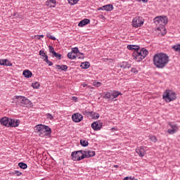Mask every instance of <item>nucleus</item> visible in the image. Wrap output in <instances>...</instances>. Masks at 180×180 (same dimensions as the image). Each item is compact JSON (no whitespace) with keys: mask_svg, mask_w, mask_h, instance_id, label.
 Instances as JSON below:
<instances>
[{"mask_svg":"<svg viewBox=\"0 0 180 180\" xmlns=\"http://www.w3.org/2000/svg\"><path fill=\"white\" fill-rule=\"evenodd\" d=\"M36 133H39V137H46V136H50L51 134V129L47 125L38 124L34 127Z\"/></svg>","mask_w":180,"mask_h":180,"instance_id":"obj_1","label":"nucleus"},{"mask_svg":"<svg viewBox=\"0 0 180 180\" xmlns=\"http://www.w3.org/2000/svg\"><path fill=\"white\" fill-rule=\"evenodd\" d=\"M158 23L160 27L158 28L159 34L161 36H165L167 34V28L165 25L168 24V18L165 15H160L158 17Z\"/></svg>","mask_w":180,"mask_h":180,"instance_id":"obj_2","label":"nucleus"},{"mask_svg":"<svg viewBox=\"0 0 180 180\" xmlns=\"http://www.w3.org/2000/svg\"><path fill=\"white\" fill-rule=\"evenodd\" d=\"M132 56L134 60L139 63L140 61H143V60L148 56V51L144 48L142 49H138L137 50L134 51Z\"/></svg>","mask_w":180,"mask_h":180,"instance_id":"obj_3","label":"nucleus"},{"mask_svg":"<svg viewBox=\"0 0 180 180\" xmlns=\"http://www.w3.org/2000/svg\"><path fill=\"white\" fill-rule=\"evenodd\" d=\"M14 98L17 105H20V106H22L23 108H32V103L29 98L23 96H15Z\"/></svg>","mask_w":180,"mask_h":180,"instance_id":"obj_4","label":"nucleus"},{"mask_svg":"<svg viewBox=\"0 0 180 180\" xmlns=\"http://www.w3.org/2000/svg\"><path fill=\"white\" fill-rule=\"evenodd\" d=\"M169 62V56L166 53H158V68H164Z\"/></svg>","mask_w":180,"mask_h":180,"instance_id":"obj_5","label":"nucleus"},{"mask_svg":"<svg viewBox=\"0 0 180 180\" xmlns=\"http://www.w3.org/2000/svg\"><path fill=\"white\" fill-rule=\"evenodd\" d=\"M165 102L169 103L176 99V94L171 90H166L162 96Z\"/></svg>","mask_w":180,"mask_h":180,"instance_id":"obj_6","label":"nucleus"},{"mask_svg":"<svg viewBox=\"0 0 180 180\" xmlns=\"http://www.w3.org/2000/svg\"><path fill=\"white\" fill-rule=\"evenodd\" d=\"M143 25H144V18L143 17H135L133 18L131 22L132 27L137 29L141 27Z\"/></svg>","mask_w":180,"mask_h":180,"instance_id":"obj_7","label":"nucleus"},{"mask_svg":"<svg viewBox=\"0 0 180 180\" xmlns=\"http://www.w3.org/2000/svg\"><path fill=\"white\" fill-rule=\"evenodd\" d=\"M71 156L73 161H81V160L85 158L84 153L82 150L72 152Z\"/></svg>","mask_w":180,"mask_h":180,"instance_id":"obj_8","label":"nucleus"},{"mask_svg":"<svg viewBox=\"0 0 180 180\" xmlns=\"http://www.w3.org/2000/svg\"><path fill=\"white\" fill-rule=\"evenodd\" d=\"M169 126L170 127L167 129L169 134H175L179 130V126L174 122H169Z\"/></svg>","mask_w":180,"mask_h":180,"instance_id":"obj_9","label":"nucleus"},{"mask_svg":"<svg viewBox=\"0 0 180 180\" xmlns=\"http://www.w3.org/2000/svg\"><path fill=\"white\" fill-rule=\"evenodd\" d=\"M84 116L78 112L72 115V120L75 122V123H79V122H82Z\"/></svg>","mask_w":180,"mask_h":180,"instance_id":"obj_10","label":"nucleus"},{"mask_svg":"<svg viewBox=\"0 0 180 180\" xmlns=\"http://www.w3.org/2000/svg\"><path fill=\"white\" fill-rule=\"evenodd\" d=\"M103 124L101 121H96L91 124V128L96 131H98L102 129Z\"/></svg>","mask_w":180,"mask_h":180,"instance_id":"obj_11","label":"nucleus"},{"mask_svg":"<svg viewBox=\"0 0 180 180\" xmlns=\"http://www.w3.org/2000/svg\"><path fill=\"white\" fill-rule=\"evenodd\" d=\"M98 11H106L107 12H111V11H113V5L112 4L104 5L101 7H99L98 8Z\"/></svg>","mask_w":180,"mask_h":180,"instance_id":"obj_12","label":"nucleus"},{"mask_svg":"<svg viewBox=\"0 0 180 180\" xmlns=\"http://www.w3.org/2000/svg\"><path fill=\"white\" fill-rule=\"evenodd\" d=\"M20 124V121L15 119H10L8 127H18Z\"/></svg>","mask_w":180,"mask_h":180,"instance_id":"obj_13","label":"nucleus"},{"mask_svg":"<svg viewBox=\"0 0 180 180\" xmlns=\"http://www.w3.org/2000/svg\"><path fill=\"white\" fill-rule=\"evenodd\" d=\"M136 153L139 155V157H144L146 155V150L143 146L137 148L136 149Z\"/></svg>","mask_w":180,"mask_h":180,"instance_id":"obj_14","label":"nucleus"},{"mask_svg":"<svg viewBox=\"0 0 180 180\" xmlns=\"http://www.w3.org/2000/svg\"><path fill=\"white\" fill-rule=\"evenodd\" d=\"M9 121H10V119L6 117H4L0 119L1 124H2L3 126H6L7 127H9Z\"/></svg>","mask_w":180,"mask_h":180,"instance_id":"obj_15","label":"nucleus"},{"mask_svg":"<svg viewBox=\"0 0 180 180\" xmlns=\"http://www.w3.org/2000/svg\"><path fill=\"white\" fill-rule=\"evenodd\" d=\"M0 65H5L6 67H12V63L8 59H1Z\"/></svg>","mask_w":180,"mask_h":180,"instance_id":"obj_16","label":"nucleus"},{"mask_svg":"<svg viewBox=\"0 0 180 180\" xmlns=\"http://www.w3.org/2000/svg\"><path fill=\"white\" fill-rule=\"evenodd\" d=\"M84 158H91V157H95V151L86 150L84 151Z\"/></svg>","mask_w":180,"mask_h":180,"instance_id":"obj_17","label":"nucleus"},{"mask_svg":"<svg viewBox=\"0 0 180 180\" xmlns=\"http://www.w3.org/2000/svg\"><path fill=\"white\" fill-rule=\"evenodd\" d=\"M90 22L91 20H89V19L85 18L79 22L78 26L79 27H84V26H86V25H89Z\"/></svg>","mask_w":180,"mask_h":180,"instance_id":"obj_18","label":"nucleus"},{"mask_svg":"<svg viewBox=\"0 0 180 180\" xmlns=\"http://www.w3.org/2000/svg\"><path fill=\"white\" fill-rule=\"evenodd\" d=\"M56 0H48L46 2V6H48L49 8H56Z\"/></svg>","mask_w":180,"mask_h":180,"instance_id":"obj_19","label":"nucleus"},{"mask_svg":"<svg viewBox=\"0 0 180 180\" xmlns=\"http://www.w3.org/2000/svg\"><path fill=\"white\" fill-rule=\"evenodd\" d=\"M102 98H103L104 99H108V101H112V93L104 92L102 94Z\"/></svg>","mask_w":180,"mask_h":180,"instance_id":"obj_20","label":"nucleus"},{"mask_svg":"<svg viewBox=\"0 0 180 180\" xmlns=\"http://www.w3.org/2000/svg\"><path fill=\"white\" fill-rule=\"evenodd\" d=\"M119 67L120 68H130L131 67V65L127 62H122L118 64Z\"/></svg>","mask_w":180,"mask_h":180,"instance_id":"obj_21","label":"nucleus"},{"mask_svg":"<svg viewBox=\"0 0 180 180\" xmlns=\"http://www.w3.org/2000/svg\"><path fill=\"white\" fill-rule=\"evenodd\" d=\"M56 68L58 70H60L61 71H64L65 72H67V70H68V66L66 65H56Z\"/></svg>","mask_w":180,"mask_h":180,"instance_id":"obj_22","label":"nucleus"},{"mask_svg":"<svg viewBox=\"0 0 180 180\" xmlns=\"http://www.w3.org/2000/svg\"><path fill=\"white\" fill-rule=\"evenodd\" d=\"M89 115H90L91 117L94 120L99 119L100 117L99 113H96L94 111L89 112Z\"/></svg>","mask_w":180,"mask_h":180,"instance_id":"obj_23","label":"nucleus"},{"mask_svg":"<svg viewBox=\"0 0 180 180\" xmlns=\"http://www.w3.org/2000/svg\"><path fill=\"white\" fill-rule=\"evenodd\" d=\"M22 75H24L25 78H32V75H33V74L30 70H24Z\"/></svg>","mask_w":180,"mask_h":180,"instance_id":"obj_24","label":"nucleus"},{"mask_svg":"<svg viewBox=\"0 0 180 180\" xmlns=\"http://www.w3.org/2000/svg\"><path fill=\"white\" fill-rule=\"evenodd\" d=\"M68 58L70 60H75V58H77V55L74 53V52H69L68 53Z\"/></svg>","mask_w":180,"mask_h":180,"instance_id":"obj_25","label":"nucleus"},{"mask_svg":"<svg viewBox=\"0 0 180 180\" xmlns=\"http://www.w3.org/2000/svg\"><path fill=\"white\" fill-rule=\"evenodd\" d=\"M153 61L154 65L158 68V53L155 54Z\"/></svg>","mask_w":180,"mask_h":180,"instance_id":"obj_26","label":"nucleus"},{"mask_svg":"<svg viewBox=\"0 0 180 180\" xmlns=\"http://www.w3.org/2000/svg\"><path fill=\"white\" fill-rule=\"evenodd\" d=\"M127 49H128V50H134V51H136V50H139V49H140V46L136 45H128Z\"/></svg>","mask_w":180,"mask_h":180,"instance_id":"obj_27","label":"nucleus"},{"mask_svg":"<svg viewBox=\"0 0 180 180\" xmlns=\"http://www.w3.org/2000/svg\"><path fill=\"white\" fill-rule=\"evenodd\" d=\"M90 65H91V64L89 63V62H84L82 63L81 67H82V68L86 70V69L89 68Z\"/></svg>","mask_w":180,"mask_h":180,"instance_id":"obj_28","label":"nucleus"},{"mask_svg":"<svg viewBox=\"0 0 180 180\" xmlns=\"http://www.w3.org/2000/svg\"><path fill=\"white\" fill-rule=\"evenodd\" d=\"M172 49L176 53H180V44L174 45L173 46H172Z\"/></svg>","mask_w":180,"mask_h":180,"instance_id":"obj_29","label":"nucleus"},{"mask_svg":"<svg viewBox=\"0 0 180 180\" xmlns=\"http://www.w3.org/2000/svg\"><path fill=\"white\" fill-rule=\"evenodd\" d=\"M111 94H112V99H115V98H117L119 96V95H122V93L115 91L112 93H111Z\"/></svg>","mask_w":180,"mask_h":180,"instance_id":"obj_30","label":"nucleus"},{"mask_svg":"<svg viewBox=\"0 0 180 180\" xmlns=\"http://www.w3.org/2000/svg\"><path fill=\"white\" fill-rule=\"evenodd\" d=\"M80 144L82 146V147H87L89 143L88 141L82 139L80 140Z\"/></svg>","mask_w":180,"mask_h":180,"instance_id":"obj_31","label":"nucleus"},{"mask_svg":"<svg viewBox=\"0 0 180 180\" xmlns=\"http://www.w3.org/2000/svg\"><path fill=\"white\" fill-rule=\"evenodd\" d=\"M18 167H20V168L22 169H26V168H27V165L24 162H20L18 163Z\"/></svg>","mask_w":180,"mask_h":180,"instance_id":"obj_32","label":"nucleus"},{"mask_svg":"<svg viewBox=\"0 0 180 180\" xmlns=\"http://www.w3.org/2000/svg\"><path fill=\"white\" fill-rule=\"evenodd\" d=\"M44 61L46 63V64H48L49 67H51V65H53V62L49 60V56H46V58L44 59Z\"/></svg>","mask_w":180,"mask_h":180,"instance_id":"obj_33","label":"nucleus"},{"mask_svg":"<svg viewBox=\"0 0 180 180\" xmlns=\"http://www.w3.org/2000/svg\"><path fill=\"white\" fill-rule=\"evenodd\" d=\"M39 56H41L42 60H44V58H46V57H49L46 53H44V51H39Z\"/></svg>","mask_w":180,"mask_h":180,"instance_id":"obj_34","label":"nucleus"},{"mask_svg":"<svg viewBox=\"0 0 180 180\" xmlns=\"http://www.w3.org/2000/svg\"><path fill=\"white\" fill-rule=\"evenodd\" d=\"M53 57H56L58 60H61V54L57 53L56 52L52 55Z\"/></svg>","mask_w":180,"mask_h":180,"instance_id":"obj_35","label":"nucleus"},{"mask_svg":"<svg viewBox=\"0 0 180 180\" xmlns=\"http://www.w3.org/2000/svg\"><path fill=\"white\" fill-rule=\"evenodd\" d=\"M32 86L34 89H38V88L40 87V83L35 82L34 84H32Z\"/></svg>","mask_w":180,"mask_h":180,"instance_id":"obj_36","label":"nucleus"},{"mask_svg":"<svg viewBox=\"0 0 180 180\" xmlns=\"http://www.w3.org/2000/svg\"><path fill=\"white\" fill-rule=\"evenodd\" d=\"M79 1V0H68V2L70 5H75V4H78Z\"/></svg>","mask_w":180,"mask_h":180,"instance_id":"obj_37","label":"nucleus"},{"mask_svg":"<svg viewBox=\"0 0 180 180\" xmlns=\"http://www.w3.org/2000/svg\"><path fill=\"white\" fill-rule=\"evenodd\" d=\"M72 52L77 55V53H79V49H78V47H75L72 49Z\"/></svg>","mask_w":180,"mask_h":180,"instance_id":"obj_38","label":"nucleus"},{"mask_svg":"<svg viewBox=\"0 0 180 180\" xmlns=\"http://www.w3.org/2000/svg\"><path fill=\"white\" fill-rule=\"evenodd\" d=\"M93 85H94V86L99 87V86H101L102 85V83L100 82H94L93 83Z\"/></svg>","mask_w":180,"mask_h":180,"instance_id":"obj_39","label":"nucleus"},{"mask_svg":"<svg viewBox=\"0 0 180 180\" xmlns=\"http://www.w3.org/2000/svg\"><path fill=\"white\" fill-rule=\"evenodd\" d=\"M46 117L49 120H53V119H54V117H53V115H51V114H50V113L46 114Z\"/></svg>","mask_w":180,"mask_h":180,"instance_id":"obj_40","label":"nucleus"},{"mask_svg":"<svg viewBox=\"0 0 180 180\" xmlns=\"http://www.w3.org/2000/svg\"><path fill=\"white\" fill-rule=\"evenodd\" d=\"M46 36L49 39H51V40H56V37H53L50 33H47Z\"/></svg>","mask_w":180,"mask_h":180,"instance_id":"obj_41","label":"nucleus"},{"mask_svg":"<svg viewBox=\"0 0 180 180\" xmlns=\"http://www.w3.org/2000/svg\"><path fill=\"white\" fill-rule=\"evenodd\" d=\"M13 175L16 174L17 176H20V175H22V172L18 171V170H15L14 172L13 173Z\"/></svg>","mask_w":180,"mask_h":180,"instance_id":"obj_42","label":"nucleus"},{"mask_svg":"<svg viewBox=\"0 0 180 180\" xmlns=\"http://www.w3.org/2000/svg\"><path fill=\"white\" fill-rule=\"evenodd\" d=\"M49 53H52V54L53 55L54 53H56V51H54V48H53V46H49Z\"/></svg>","mask_w":180,"mask_h":180,"instance_id":"obj_43","label":"nucleus"},{"mask_svg":"<svg viewBox=\"0 0 180 180\" xmlns=\"http://www.w3.org/2000/svg\"><path fill=\"white\" fill-rule=\"evenodd\" d=\"M131 72H133L134 74H137V72H139V70H137V68H132L131 70Z\"/></svg>","mask_w":180,"mask_h":180,"instance_id":"obj_44","label":"nucleus"},{"mask_svg":"<svg viewBox=\"0 0 180 180\" xmlns=\"http://www.w3.org/2000/svg\"><path fill=\"white\" fill-rule=\"evenodd\" d=\"M123 180H138L137 179L127 176Z\"/></svg>","mask_w":180,"mask_h":180,"instance_id":"obj_45","label":"nucleus"},{"mask_svg":"<svg viewBox=\"0 0 180 180\" xmlns=\"http://www.w3.org/2000/svg\"><path fill=\"white\" fill-rule=\"evenodd\" d=\"M72 101H74L75 102H78V98H77L76 96H73L72 97Z\"/></svg>","mask_w":180,"mask_h":180,"instance_id":"obj_46","label":"nucleus"},{"mask_svg":"<svg viewBox=\"0 0 180 180\" xmlns=\"http://www.w3.org/2000/svg\"><path fill=\"white\" fill-rule=\"evenodd\" d=\"M150 139L152 140V141H157V138L154 136H151Z\"/></svg>","mask_w":180,"mask_h":180,"instance_id":"obj_47","label":"nucleus"},{"mask_svg":"<svg viewBox=\"0 0 180 180\" xmlns=\"http://www.w3.org/2000/svg\"><path fill=\"white\" fill-rule=\"evenodd\" d=\"M33 39H37V40H40V37L39 35H35L34 36Z\"/></svg>","mask_w":180,"mask_h":180,"instance_id":"obj_48","label":"nucleus"},{"mask_svg":"<svg viewBox=\"0 0 180 180\" xmlns=\"http://www.w3.org/2000/svg\"><path fill=\"white\" fill-rule=\"evenodd\" d=\"M117 128H115V127H112L111 129V131H117Z\"/></svg>","mask_w":180,"mask_h":180,"instance_id":"obj_49","label":"nucleus"},{"mask_svg":"<svg viewBox=\"0 0 180 180\" xmlns=\"http://www.w3.org/2000/svg\"><path fill=\"white\" fill-rule=\"evenodd\" d=\"M137 2H147L148 0H136Z\"/></svg>","mask_w":180,"mask_h":180,"instance_id":"obj_50","label":"nucleus"},{"mask_svg":"<svg viewBox=\"0 0 180 180\" xmlns=\"http://www.w3.org/2000/svg\"><path fill=\"white\" fill-rule=\"evenodd\" d=\"M157 22H158V17H156V18L154 19V22H155V23H157Z\"/></svg>","mask_w":180,"mask_h":180,"instance_id":"obj_51","label":"nucleus"},{"mask_svg":"<svg viewBox=\"0 0 180 180\" xmlns=\"http://www.w3.org/2000/svg\"><path fill=\"white\" fill-rule=\"evenodd\" d=\"M83 114H84V115H85V114L89 115V112L84 111V112H83Z\"/></svg>","mask_w":180,"mask_h":180,"instance_id":"obj_52","label":"nucleus"},{"mask_svg":"<svg viewBox=\"0 0 180 180\" xmlns=\"http://www.w3.org/2000/svg\"><path fill=\"white\" fill-rule=\"evenodd\" d=\"M82 85L83 88H85V86H86L87 84L85 83H83Z\"/></svg>","mask_w":180,"mask_h":180,"instance_id":"obj_53","label":"nucleus"},{"mask_svg":"<svg viewBox=\"0 0 180 180\" xmlns=\"http://www.w3.org/2000/svg\"><path fill=\"white\" fill-rule=\"evenodd\" d=\"M114 168H119V165H114Z\"/></svg>","mask_w":180,"mask_h":180,"instance_id":"obj_54","label":"nucleus"},{"mask_svg":"<svg viewBox=\"0 0 180 180\" xmlns=\"http://www.w3.org/2000/svg\"><path fill=\"white\" fill-rule=\"evenodd\" d=\"M40 39H43L44 37V35L41 34V35H39Z\"/></svg>","mask_w":180,"mask_h":180,"instance_id":"obj_55","label":"nucleus"},{"mask_svg":"<svg viewBox=\"0 0 180 180\" xmlns=\"http://www.w3.org/2000/svg\"><path fill=\"white\" fill-rule=\"evenodd\" d=\"M102 18H103V19H105V16L102 15Z\"/></svg>","mask_w":180,"mask_h":180,"instance_id":"obj_56","label":"nucleus"}]
</instances>
